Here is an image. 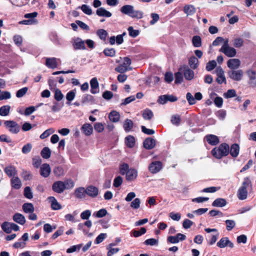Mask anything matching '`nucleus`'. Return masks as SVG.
Returning a JSON list of instances; mask_svg holds the SVG:
<instances>
[{"instance_id":"obj_1","label":"nucleus","mask_w":256,"mask_h":256,"mask_svg":"<svg viewBox=\"0 0 256 256\" xmlns=\"http://www.w3.org/2000/svg\"><path fill=\"white\" fill-rule=\"evenodd\" d=\"M230 152V146L226 143H222L218 147H215L212 151V154L217 159L227 156Z\"/></svg>"},{"instance_id":"obj_2","label":"nucleus","mask_w":256,"mask_h":256,"mask_svg":"<svg viewBox=\"0 0 256 256\" xmlns=\"http://www.w3.org/2000/svg\"><path fill=\"white\" fill-rule=\"evenodd\" d=\"M120 12L129 16L136 18L140 19L143 17L142 12L138 10H135L134 7L132 5H124L120 8Z\"/></svg>"},{"instance_id":"obj_3","label":"nucleus","mask_w":256,"mask_h":256,"mask_svg":"<svg viewBox=\"0 0 256 256\" xmlns=\"http://www.w3.org/2000/svg\"><path fill=\"white\" fill-rule=\"evenodd\" d=\"M38 16L37 12L26 14L24 17L27 20H23L20 22V24L26 25H32L37 24L38 20L36 18Z\"/></svg>"},{"instance_id":"obj_4","label":"nucleus","mask_w":256,"mask_h":256,"mask_svg":"<svg viewBox=\"0 0 256 256\" xmlns=\"http://www.w3.org/2000/svg\"><path fill=\"white\" fill-rule=\"evenodd\" d=\"M4 124L9 132L12 134H18L20 130V126L14 120H6Z\"/></svg>"},{"instance_id":"obj_5","label":"nucleus","mask_w":256,"mask_h":256,"mask_svg":"<svg viewBox=\"0 0 256 256\" xmlns=\"http://www.w3.org/2000/svg\"><path fill=\"white\" fill-rule=\"evenodd\" d=\"M162 168V164L160 161H154L152 162L148 166L150 172L152 174H156L159 172Z\"/></svg>"},{"instance_id":"obj_6","label":"nucleus","mask_w":256,"mask_h":256,"mask_svg":"<svg viewBox=\"0 0 256 256\" xmlns=\"http://www.w3.org/2000/svg\"><path fill=\"white\" fill-rule=\"evenodd\" d=\"M52 190L58 194H61L66 190L64 184L62 181H56L52 186Z\"/></svg>"},{"instance_id":"obj_7","label":"nucleus","mask_w":256,"mask_h":256,"mask_svg":"<svg viewBox=\"0 0 256 256\" xmlns=\"http://www.w3.org/2000/svg\"><path fill=\"white\" fill-rule=\"evenodd\" d=\"M218 247L220 248H224L226 246L230 248H233L234 246V244L231 242L228 237L222 238L216 244Z\"/></svg>"},{"instance_id":"obj_8","label":"nucleus","mask_w":256,"mask_h":256,"mask_svg":"<svg viewBox=\"0 0 256 256\" xmlns=\"http://www.w3.org/2000/svg\"><path fill=\"white\" fill-rule=\"evenodd\" d=\"M228 76L230 78L236 81H240L242 80L243 76V71L242 70H231L228 72Z\"/></svg>"},{"instance_id":"obj_9","label":"nucleus","mask_w":256,"mask_h":256,"mask_svg":"<svg viewBox=\"0 0 256 256\" xmlns=\"http://www.w3.org/2000/svg\"><path fill=\"white\" fill-rule=\"evenodd\" d=\"M98 189L97 187L93 186H89L86 188V194L91 197L96 198L98 194Z\"/></svg>"},{"instance_id":"obj_10","label":"nucleus","mask_w":256,"mask_h":256,"mask_svg":"<svg viewBox=\"0 0 256 256\" xmlns=\"http://www.w3.org/2000/svg\"><path fill=\"white\" fill-rule=\"evenodd\" d=\"M204 139L212 146H216L220 142L218 136L214 134H208L204 137Z\"/></svg>"},{"instance_id":"obj_11","label":"nucleus","mask_w":256,"mask_h":256,"mask_svg":"<svg viewBox=\"0 0 256 256\" xmlns=\"http://www.w3.org/2000/svg\"><path fill=\"white\" fill-rule=\"evenodd\" d=\"M220 52L224 53L226 56L229 58L234 57L236 54V50L230 46L226 48H224L222 50H220Z\"/></svg>"},{"instance_id":"obj_12","label":"nucleus","mask_w":256,"mask_h":256,"mask_svg":"<svg viewBox=\"0 0 256 256\" xmlns=\"http://www.w3.org/2000/svg\"><path fill=\"white\" fill-rule=\"evenodd\" d=\"M144 147L146 150H151L155 147L156 140L152 138H146L143 142Z\"/></svg>"},{"instance_id":"obj_13","label":"nucleus","mask_w":256,"mask_h":256,"mask_svg":"<svg viewBox=\"0 0 256 256\" xmlns=\"http://www.w3.org/2000/svg\"><path fill=\"white\" fill-rule=\"evenodd\" d=\"M90 92L96 94L99 92V84L96 78H92L90 81Z\"/></svg>"},{"instance_id":"obj_14","label":"nucleus","mask_w":256,"mask_h":256,"mask_svg":"<svg viewBox=\"0 0 256 256\" xmlns=\"http://www.w3.org/2000/svg\"><path fill=\"white\" fill-rule=\"evenodd\" d=\"M218 78L216 79V82L218 84H222V82L226 83V79L224 75V72L222 68H218L216 69Z\"/></svg>"},{"instance_id":"obj_15","label":"nucleus","mask_w":256,"mask_h":256,"mask_svg":"<svg viewBox=\"0 0 256 256\" xmlns=\"http://www.w3.org/2000/svg\"><path fill=\"white\" fill-rule=\"evenodd\" d=\"M240 62L238 59L237 58L230 59L227 62L228 66L232 70L238 68L240 66Z\"/></svg>"},{"instance_id":"obj_16","label":"nucleus","mask_w":256,"mask_h":256,"mask_svg":"<svg viewBox=\"0 0 256 256\" xmlns=\"http://www.w3.org/2000/svg\"><path fill=\"white\" fill-rule=\"evenodd\" d=\"M240 146L237 144H233L230 148L229 153L233 158H236L239 154Z\"/></svg>"},{"instance_id":"obj_17","label":"nucleus","mask_w":256,"mask_h":256,"mask_svg":"<svg viewBox=\"0 0 256 256\" xmlns=\"http://www.w3.org/2000/svg\"><path fill=\"white\" fill-rule=\"evenodd\" d=\"M49 202H50V206L53 210H59L62 208L61 204L58 202L54 196H49Z\"/></svg>"},{"instance_id":"obj_18","label":"nucleus","mask_w":256,"mask_h":256,"mask_svg":"<svg viewBox=\"0 0 256 256\" xmlns=\"http://www.w3.org/2000/svg\"><path fill=\"white\" fill-rule=\"evenodd\" d=\"M81 103L82 104L88 103L94 104L95 103V99L92 96L89 94H85L82 97Z\"/></svg>"},{"instance_id":"obj_19","label":"nucleus","mask_w":256,"mask_h":256,"mask_svg":"<svg viewBox=\"0 0 256 256\" xmlns=\"http://www.w3.org/2000/svg\"><path fill=\"white\" fill-rule=\"evenodd\" d=\"M138 172L136 170L130 168L126 174V180L128 181L134 180L137 177Z\"/></svg>"},{"instance_id":"obj_20","label":"nucleus","mask_w":256,"mask_h":256,"mask_svg":"<svg viewBox=\"0 0 256 256\" xmlns=\"http://www.w3.org/2000/svg\"><path fill=\"white\" fill-rule=\"evenodd\" d=\"M184 75L186 80H190L194 77V72L186 66L184 68Z\"/></svg>"},{"instance_id":"obj_21","label":"nucleus","mask_w":256,"mask_h":256,"mask_svg":"<svg viewBox=\"0 0 256 256\" xmlns=\"http://www.w3.org/2000/svg\"><path fill=\"white\" fill-rule=\"evenodd\" d=\"M184 12L187 16H192L196 12V9L193 5L186 4L184 7Z\"/></svg>"},{"instance_id":"obj_22","label":"nucleus","mask_w":256,"mask_h":256,"mask_svg":"<svg viewBox=\"0 0 256 256\" xmlns=\"http://www.w3.org/2000/svg\"><path fill=\"white\" fill-rule=\"evenodd\" d=\"M86 189L83 187H80L74 190V194L75 196L78 198H82L86 196Z\"/></svg>"},{"instance_id":"obj_23","label":"nucleus","mask_w":256,"mask_h":256,"mask_svg":"<svg viewBox=\"0 0 256 256\" xmlns=\"http://www.w3.org/2000/svg\"><path fill=\"white\" fill-rule=\"evenodd\" d=\"M11 186L12 188L18 190L22 186L20 180L18 176H13L10 180Z\"/></svg>"},{"instance_id":"obj_24","label":"nucleus","mask_w":256,"mask_h":256,"mask_svg":"<svg viewBox=\"0 0 256 256\" xmlns=\"http://www.w3.org/2000/svg\"><path fill=\"white\" fill-rule=\"evenodd\" d=\"M125 144L127 147L132 148L136 144L135 138L134 136L129 135L125 138Z\"/></svg>"},{"instance_id":"obj_25","label":"nucleus","mask_w":256,"mask_h":256,"mask_svg":"<svg viewBox=\"0 0 256 256\" xmlns=\"http://www.w3.org/2000/svg\"><path fill=\"white\" fill-rule=\"evenodd\" d=\"M82 130L84 133L88 136L91 135L93 132V128L92 126L90 124L88 123L84 124L82 126Z\"/></svg>"},{"instance_id":"obj_26","label":"nucleus","mask_w":256,"mask_h":256,"mask_svg":"<svg viewBox=\"0 0 256 256\" xmlns=\"http://www.w3.org/2000/svg\"><path fill=\"white\" fill-rule=\"evenodd\" d=\"M96 14L100 16H104L106 18L110 17L112 15V13L106 10L104 8H100L96 10Z\"/></svg>"},{"instance_id":"obj_27","label":"nucleus","mask_w":256,"mask_h":256,"mask_svg":"<svg viewBox=\"0 0 256 256\" xmlns=\"http://www.w3.org/2000/svg\"><path fill=\"white\" fill-rule=\"evenodd\" d=\"M227 204L226 199L223 198H216L212 203V206L215 207H223Z\"/></svg>"},{"instance_id":"obj_28","label":"nucleus","mask_w":256,"mask_h":256,"mask_svg":"<svg viewBox=\"0 0 256 256\" xmlns=\"http://www.w3.org/2000/svg\"><path fill=\"white\" fill-rule=\"evenodd\" d=\"M108 118L113 122H116L119 121L120 114L118 112L112 110L108 114Z\"/></svg>"},{"instance_id":"obj_29","label":"nucleus","mask_w":256,"mask_h":256,"mask_svg":"<svg viewBox=\"0 0 256 256\" xmlns=\"http://www.w3.org/2000/svg\"><path fill=\"white\" fill-rule=\"evenodd\" d=\"M13 220L15 222L22 225L24 224L26 222V219L24 216L22 214L19 213H16L14 214L13 216Z\"/></svg>"},{"instance_id":"obj_30","label":"nucleus","mask_w":256,"mask_h":256,"mask_svg":"<svg viewBox=\"0 0 256 256\" xmlns=\"http://www.w3.org/2000/svg\"><path fill=\"white\" fill-rule=\"evenodd\" d=\"M4 172L10 177L14 176L16 174V170L14 166H6L4 169Z\"/></svg>"},{"instance_id":"obj_31","label":"nucleus","mask_w":256,"mask_h":256,"mask_svg":"<svg viewBox=\"0 0 256 256\" xmlns=\"http://www.w3.org/2000/svg\"><path fill=\"white\" fill-rule=\"evenodd\" d=\"M61 60L55 58H49V68H55L57 66L60 64Z\"/></svg>"},{"instance_id":"obj_32","label":"nucleus","mask_w":256,"mask_h":256,"mask_svg":"<svg viewBox=\"0 0 256 256\" xmlns=\"http://www.w3.org/2000/svg\"><path fill=\"white\" fill-rule=\"evenodd\" d=\"M198 60L194 56L190 57L188 60V64L193 70H196L198 67Z\"/></svg>"},{"instance_id":"obj_33","label":"nucleus","mask_w":256,"mask_h":256,"mask_svg":"<svg viewBox=\"0 0 256 256\" xmlns=\"http://www.w3.org/2000/svg\"><path fill=\"white\" fill-rule=\"evenodd\" d=\"M248 196V190L244 188H240L238 192V197L240 200L246 198Z\"/></svg>"},{"instance_id":"obj_34","label":"nucleus","mask_w":256,"mask_h":256,"mask_svg":"<svg viewBox=\"0 0 256 256\" xmlns=\"http://www.w3.org/2000/svg\"><path fill=\"white\" fill-rule=\"evenodd\" d=\"M142 116L146 120H150L154 116V114L152 110L146 108L143 111Z\"/></svg>"},{"instance_id":"obj_35","label":"nucleus","mask_w":256,"mask_h":256,"mask_svg":"<svg viewBox=\"0 0 256 256\" xmlns=\"http://www.w3.org/2000/svg\"><path fill=\"white\" fill-rule=\"evenodd\" d=\"M10 106L9 105H5L0 108V116H6L9 114Z\"/></svg>"},{"instance_id":"obj_36","label":"nucleus","mask_w":256,"mask_h":256,"mask_svg":"<svg viewBox=\"0 0 256 256\" xmlns=\"http://www.w3.org/2000/svg\"><path fill=\"white\" fill-rule=\"evenodd\" d=\"M123 126L125 131L128 132L132 128L134 123L131 120L126 119L124 122Z\"/></svg>"},{"instance_id":"obj_37","label":"nucleus","mask_w":256,"mask_h":256,"mask_svg":"<svg viewBox=\"0 0 256 256\" xmlns=\"http://www.w3.org/2000/svg\"><path fill=\"white\" fill-rule=\"evenodd\" d=\"M22 209L26 213L32 212L34 210V206L31 203L24 204L22 206Z\"/></svg>"},{"instance_id":"obj_38","label":"nucleus","mask_w":256,"mask_h":256,"mask_svg":"<svg viewBox=\"0 0 256 256\" xmlns=\"http://www.w3.org/2000/svg\"><path fill=\"white\" fill-rule=\"evenodd\" d=\"M96 33L99 38L102 40H106L108 34L107 32L104 29H99L96 31Z\"/></svg>"},{"instance_id":"obj_39","label":"nucleus","mask_w":256,"mask_h":256,"mask_svg":"<svg viewBox=\"0 0 256 256\" xmlns=\"http://www.w3.org/2000/svg\"><path fill=\"white\" fill-rule=\"evenodd\" d=\"M192 43L196 48L200 47L202 46V39L199 36H194L192 38Z\"/></svg>"},{"instance_id":"obj_40","label":"nucleus","mask_w":256,"mask_h":256,"mask_svg":"<svg viewBox=\"0 0 256 256\" xmlns=\"http://www.w3.org/2000/svg\"><path fill=\"white\" fill-rule=\"evenodd\" d=\"M116 50L114 48H106L103 51L106 56L114 57L116 55Z\"/></svg>"},{"instance_id":"obj_41","label":"nucleus","mask_w":256,"mask_h":256,"mask_svg":"<svg viewBox=\"0 0 256 256\" xmlns=\"http://www.w3.org/2000/svg\"><path fill=\"white\" fill-rule=\"evenodd\" d=\"M28 0H10L12 5L19 7L26 5Z\"/></svg>"},{"instance_id":"obj_42","label":"nucleus","mask_w":256,"mask_h":256,"mask_svg":"<svg viewBox=\"0 0 256 256\" xmlns=\"http://www.w3.org/2000/svg\"><path fill=\"white\" fill-rule=\"evenodd\" d=\"M170 121L173 124L178 126L181 122L180 116L178 114L173 115L172 116Z\"/></svg>"},{"instance_id":"obj_43","label":"nucleus","mask_w":256,"mask_h":256,"mask_svg":"<svg viewBox=\"0 0 256 256\" xmlns=\"http://www.w3.org/2000/svg\"><path fill=\"white\" fill-rule=\"evenodd\" d=\"M129 170V166L126 163H123L120 166V172L122 175L126 174Z\"/></svg>"},{"instance_id":"obj_44","label":"nucleus","mask_w":256,"mask_h":256,"mask_svg":"<svg viewBox=\"0 0 256 256\" xmlns=\"http://www.w3.org/2000/svg\"><path fill=\"white\" fill-rule=\"evenodd\" d=\"M40 175L44 178L48 176V164H44L42 165L40 170Z\"/></svg>"},{"instance_id":"obj_45","label":"nucleus","mask_w":256,"mask_h":256,"mask_svg":"<svg viewBox=\"0 0 256 256\" xmlns=\"http://www.w3.org/2000/svg\"><path fill=\"white\" fill-rule=\"evenodd\" d=\"M24 194L26 198L28 199H32L33 198V194L30 186H26L24 188Z\"/></svg>"},{"instance_id":"obj_46","label":"nucleus","mask_w":256,"mask_h":256,"mask_svg":"<svg viewBox=\"0 0 256 256\" xmlns=\"http://www.w3.org/2000/svg\"><path fill=\"white\" fill-rule=\"evenodd\" d=\"M78 8H80L82 11L88 15H91L92 13V9L86 4H82L81 6H78Z\"/></svg>"},{"instance_id":"obj_47","label":"nucleus","mask_w":256,"mask_h":256,"mask_svg":"<svg viewBox=\"0 0 256 256\" xmlns=\"http://www.w3.org/2000/svg\"><path fill=\"white\" fill-rule=\"evenodd\" d=\"M252 184L251 180L248 177H246L244 179V181L242 183V186H240L242 188H244L247 190V188L249 186L252 187Z\"/></svg>"},{"instance_id":"obj_48","label":"nucleus","mask_w":256,"mask_h":256,"mask_svg":"<svg viewBox=\"0 0 256 256\" xmlns=\"http://www.w3.org/2000/svg\"><path fill=\"white\" fill-rule=\"evenodd\" d=\"M2 230L6 234H10L11 232V226L10 222H5L2 224Z\"/></svg>"},{"instance_id":"obj_49","label":"nucleus","mask_w":256,"mask_h":256,"mask_svg":"<svg viewBox=\"0 0 256 256\" xmlns=\"http://www.w3.org/2000/svg\"><path fill=\"white\" fill-rule=\"evenodd\" d=\"M226 228L228 231L231 230L236 226V222L234 220H227L225 221Z\"/></svg>"},{"instance_id":"obj_50","label":"nucleus","mask_w":256,"mask_h":256,"mask_svg":"<svg viewBox=\"0 0 256 256\" xmlns=\"http://www.w3.org/2000/svg\"><path fill=\"white\" fill-rule=\"evenodd\" d=\"M224 96L226 98H232L236 96V92L234 89L228 90V91L224 93Z\"/></svg>"},{"instance_id":"obj_51","label":"nucleus","mask_w":256,"mask_h":256,"mask_svg":"<svg viewBox=\"0 0 256 256\" xmlns=\"http://www.w3.org/2000/svg\"><path fill=\"white\" fill-rule=\"evenodd\" d=\"M128 30L130 36L132 38L136 37L140 34L139 30H134L132 26L128 27Z\"/></svg>"},{"instance_id":"obj_52","label":"nucleus","mask_w":256,"mask_h":256,"mask_svg":"<svg viewBox=\"0 0 256 256\" xmlns=\"http://www.w3.org/2000/svg\"><path fill=\"white\" fill-rule=\"evenodd\" d=\"M216 66V62L215 60L209 61L206 65V70L210 72L214 70Z\"/></svg>"},{"instance_id":"obj_53","label":"nucleus","mask_w":256,"mask_h":256,"mask_svg":"<svg viewBox=\"0 0 256 256\" xmlns=\"http://www.w3.org/2000/svg\"><path fill=\"white\" fill-rule=\"evenodd\" d=\"M63 182L64 184L66 190L72 188L74 186V182L72 179H67Z\"/></svg>"},{"instance_id":"obj_54","label":"nucleus","mask_w":256,"mask_h":256,"mask_svg":"<svg viewBox=\"0 0 256 256\" xmlns=\"http://www.w3.org/2000/svg\"><path fill=\"white\" fill-rule=\"evenodd\" d=\"M82 244H79L77 245H74L68 248L66 250L67 253L74 252L76 250H78L82 247Z\"/></svg>"},{"instance_id":"obj_55","label":"nucleus","mask_w":256,"mask_h":256,"mask_svg":"<svg viewBox=\"0 0 256 256\" xmlns=\"http://www.w3.org/2000/svg\"><path fill=\"white\" fill-rule=\"evenodd\" d=\"M220 186H218V187L212 186V187H209V188H204L202 190V192H211V193H213V192H214L220 190Z\"/></svg>"},{"instance_id":"obj_56","label":"nucleus","mask_w":256,"mask_h":256,"mask_svg":"<svg viewBox=\"0 0 256 256\" xmlns=\"http://www.w3.org/2000/svg\"><path fill=\"white\" fill-rule=\"evenodd\" d=\"M140 200L139 198H136L130 203V207L134 209H138L140 208Z\"/></svg>"},{"instance_id":"obj_57","label":"nucleus","mask_w":256,"mask_h":256,"mask_svg":"<svg viewBox=\"0 0 256 256\" xmlns=\"http://www.w3.org/2000/svg\"><path fill=\"white\" fill-rule=\"evenodd\" d=\"M74 48L76 50L82 49L84 50L86 49L84 42L83 40H80L79 42H75L74 44Z\"/></svg>"},{"instance_id":"obj_58","label":"nucleus","mask_w":256,"mask_h":256,"mask_svg":"<svg viewBox=\"0 0 256 256\" xmlns=\"http://www.w3.org/2000/svg\"><path fill=\"white\" fill-rule=\"evenodd\" d=\"M144 244L146 246H154L158 244V240L151 238L146 240Z\"/></svg>"},{"instance_id":"obj_59","label":"nucleus","mask_w":256,"mask_h":256,"mask_svg":"<svg viewBox=\"0 0 256 256\" xmlns=\"http://www.w3.org/2000/svg\"><path fill=\"white\" fill-rule=\"evenodd\" d=\"M32 165L36 168H38L42 164V160L39 156H35L32 158Z\"/></svg>"},{"instance_id":"obj_60","label":"nucleus","mask_w":256,"mask_h":256,"mask_svg":"<svg viewBox=\"0 0 256 256\" xmlns=\"http://www.w3.org/2000/svg\"><path fill=\"white\" fill-rule=\"evenodd\" d=\"M186 98L190 105H192L196 104V100L191 93L188 92L186 94Z\"/></svg>"},{"instance_id":"obj_61","label":"nucleus","mask_w":256,"mask_h":256,"mask_svg":"<svg viewBox=\"0 0 256 256\" xmlns=\"http://www.w3.org/2000/svg\"><path fill=\"white\" fill-rule=\"evenodd\" d=\"M175 81L176 84H180L183 80V76L181 72H178L175 73Z\"/></svg>"},{"instance_id":"obj_62","label":"nucleus","mask_w":256,"mask_h":256,"mask_svg":"<svg viewBox=\"0 0 256 256\" xmlns=\"http://www.w3.org/2000/svg\"><path fill=\"white\" fill-rule=\"evenodd\" d=\"M122 178L120 176H118L114 179L113 186L115 188H118L122 184Z\"/></svg>"},{"instance_id":"obj_63","label":"nucleus","mask_w":256,"mask_h":256,"mask_svg":"<svg viewBox=\"0 0 256 256\" xmlns=\"http://www.w3.org/2000/svg\"><path fill=\"white\" fill-rule=\"evenodd\" d=\"M115 70L118 72L123 74L128 70V68L126 66L120 64L115 68Z\"/></svg>"},{"instance_id":"obj_64","label":"nucleus","mask_w":256,"mask_h":256,"mask_svg":"<svg viewBox=\"0 0 256 256\" xmlns=\"http://www.w3.org/2000/svg\"><path fill=\"white\" fill-rule=\"evenodd\" d=\"M54 173L56 176H60L64 174V169L61 166H58L54 170Z\"/></svg>"}]
</instances>
